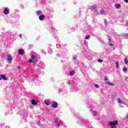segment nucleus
Instances as JSON below:
<instances>
[{
  "label": "nucleus",
  "mask_w": 128,
  "mask_h": 128,
  "mask_svg": "<svg viewBox=\"0 0 128 128\" xmlns=\"http://www.w3.org/2000/svg\"><path fill=\"white\" fill-rule=\"evenodd\" d=\"M110 128H116L118 124V120L110 122L108 123Z\"/></svg>",
  "instance_id": "f257e3e1"
},
{
  "label": "nucleus",
  "mask_w": 128,
  "mask_h": 128,
  "mask_svg": "<svg viewBox=\"0 0 128 128\" xmlns=\"http://www.w3.org/2000/svg\"><path fill=\"white\" fill-rule=\"evenodd\" d=\"M37 60L36 56L32 55L31 58L28 60V62L31 64V62H36Z\"/></svg>",
  "instance_id": "f03ea898"
},
{
  "label": "nucleus",
  "mask_w": 128,
  "mask_h": 128,
  "mask_svg": "<svg viewBox=\"0 0 128 128\" xmlns=\"http://www.w3.org/2000/svg\"><path fill=\"white\" fill-rule=\"evenodd\" d=\"M6 60L8 64H10L12 60V57L11 55L8 54L6 56Z\"/></svg>",
  "instance_id": "7ed1b4c3"
},
{
  "label": "nucleus",
  "mask_w": 128,
  "mask_h": 128,
  "mask_svg": "<svg viewBox=\"0 0 128 128\" xmlns=\"http://www.w3.org/2000/svg\"><path fill=\"white\" fill-rule=\"evenodd\" d=\"M54 124L55 126H64V124H62V120H55Z\"/></svg>",
  "instance_id": "20e7f679"
},
{
  "label": "nucleus",
  "mask_w": 128,
  "mask_h": 128,
  "mask_svg": "<svg viewBox=\"0 0 128 128\" xmlns=\"http://www.w3.org/2000/svg\"><path fill=\"white\" fill-rule=\"evenodd\" d=\"M91 10L94 12H98V8H96V6H91L90 8Z\"/></svg>",
  "instance_id": "39448f33"
},
{
  "label": "nucleus",
  "mask_w": 128,
  "mask_h": 128,
  "mask_svg": "<svg viewBox=\"0 0 128 128\" xmlns=\"http://www.w3.org/2000/svg\"><path fill=\"white\" fill-rule=\"evenodd\" d=\"M3 13L4 14H6V15L8 14H10V11L8 10V8H5L3 11Z\"/></svg>",
  "instance_id": "423d86ee"
},
{
  "label": "nucleus",
  "mask_w": 128,
  "mask_h": 128,
  "mask_svg": "<svg viewBox=\"0 0 128 128\" xmlns=\"http://www.w3.org/2000/svg\"><path fill=\"white\" fill-rule=\"evenodd\" d=\"M8 80V78L6 76V75L0 74V80Z\"/></svg>",
  "instance_id": "0eeeda50"
},
{
  "label": "nucleus",
  "mask_w": 128,
  "mask_h": 128,
  "mask_svg": "<svg viewBox=\"0 0 128 128\" xmlns=\"http://www.w3.org/2000/svg\"><path fill=\"white\" fill-rule=\"evenodd\" d=\"M18 54H20V56H24V50L22 49H19L18 50Z\"/></svg>",
  "instance_id": "6e6552de"
},
{
  "label": "nucleus",
  "mask_w": 128,
  "mask_h": 128,
  "mask_svg": "<svg viewBox=\"0 0 128 128\" xmlns=\"http://www.w3.org/2000/svg\"><path fill=\"white\" fill-rule=\"evenodd\" d=\"M76 58H78V56L76 55L74 56L73 60L75 64H78V60Z\"/></svg>",
  "instance_id": "1a4fd4ad"
},
{
  "label": "nucleus",
  "mask_w": 128,
  "mask_h": 128,
  "mask_svg": "<svg viewBox=\"0 0 128 128\" xmlns=\"http://www.w3.org/2000/svg\"><path fill=\"white\" fill-rule=\"evenodd\" d=\"M44 102L45 104H46V106H50V100L46 99L44 101Z\"/></svg>",
  "instance_id": "9d476101"
},
{
  "label": "nucleus",
  "mask_w": 128,
  "mask_h": 128,
  "mask_svg": "<svg viewBox=\"0 0 128 128\" xmlns=\"http://www.w3.org/2000/svg\"><path fill=\"white\" fill-rule=\"evenodd\" d=\"M52 108H58V102H54L52 105Z\"/></svg>",
  "instance_id": "9b49d317"
},
{
  "label": "nucleus",
  "mask_w": 128,
  "mask_h": 128,
  "mask_svg": "<svg viewBox=\"0 0 128 128\" xmlns=\"http://www.w3.org/2000/svg\"><path fill=\"white\" fill-rule=\"evenodd\" d=\"M104 10L101 9L100 10V12H97L98 16H100V14H104Z\"/></svg>",
  "instance_id": "f8f14e48"
},
{
  "label": "nucleus",
  "mask_w": 128,
  "mask_h": 128,
  "mask_svg": "<svg viewBox=\"0 0 128 128\" xmlns=\"http://www.w3.org/2000/svg\"><path fill=\"white\" fill-rule=\"evenodd\" d=\"M44 18H45L44 15L42 14V15H40L39 16L38 18L40 20H44Z\"/></svg>",
  "instance_id": "ddd939ff"
},
{
  "label": "nucleus",
  "mask_w": 128,
  "mask_h": 128,
  "mask_svg": "<svg viewBox=\"0 0 128 128\" xmlns=\"http://www.w3.org/2000/svg\"><path fill=\"white\" fill-rule=\"evenodd\" d=\"M32 104H33V106H36V104H38L36 101L34 99L32 100Z\"/></svg>",
  "instance_id": "4468645a"
},
{
  "label": "nucleus",
  "mask_w": 128,
  "mask_h": 128,
  "mask_svg": "<svg viewBox=\"0 0 128 128\" xmlns=\"http://www.w3.org/2000/svg\"><path fill=\"white\" fill-rule=\"evenodd\" d=\"M115 8L116 10H118L120 8V4H116Z\"/></svg>",
  "instance_id": "2eb2a0df"
},
{
  "label": "nucleus",
  "mask_w": 128,
  "mask_h": 128,
  "mask_svg": "<svg viewBox=\"0 0 128 128\" xmlns=\"http://www.w3.org/2000/svg\"><path fill=\"white\" fill-rule=\"evenodd\" d=\"M42 14V12L40 10H38V11L36 12V16H40V14Z\"/></svg>",
  "instance_id": "dca6fc26"
},
{
  "label": "nucleus",
  "mask_w": 128,
  "mask_h": 128,
  "mask_svg": "<svg viewBox=\"0 0 128 128\" xmlns=\"http://www.w3.org/2000/svg\"><path fill=\"white\" fill-rule=\"evenodd\" d=\"M94 116H97L98 114V112L94 111L93 110H91Z\"/></svg>",
  "instance_id": "f3484780"
},
{
  "label": "nucleus",
  "mask_w": 128,
  "mask_h": 128,
  "mask_svg": "<svg viewBox=\"0 0 128 128\" xmlns=\"http://www.w3.org/2000/svg\"><path fill=\"white\" fill-rule=\"evenodd\" d=\"M106 84H108L109 86H114V83H111V82H106Z\"/></svg>",
  "instance_id": "a211bd4d"
},
{
  "label": "nucleus",
  "mask_w": 128,
  "mask_h": 128,
  "mask_svg": "<svg viewBox=\"0 0 128 128\" xmlns=\"http://www.w3.org/2000/svg\"><path fill=\"white\" fill-rule=\"evenodd\" d=\"M76 72L74 71H70V76H74V74Z\"/></svg>",
  "instance_id": "6ab92c4d"
},
{
  "label": "nucleus",
  "mask_w": 128,
  "mask_h": 128,
  "mask_svg": "<svg viewBox=\"0 0 128 128\" xmlns=\"http://www.w3.org/2000/svg\"><path fill=\"white\" fill-rule=\"evenodd\" d=\"M118 102H119V104H124V102L122 101V100H120V99H118Z\"/></svg>",
  "instance_id": "aec40b11"
},
{
  "label": "nucleus",
  "mask_w": 128,
  "mask_h": 128,
  "mask_svg": "<svg viewBox=\"0 0 128 128\" xmlns=\"http://www.w3.org/2000/svg\"><path fill=\"white\" fill-rule=\"evenodd\" d=\"M124 63L126 64H128V58H125L124 59Z\"/></svg>",
  "instance_id": "412c9836"
},
{
  "label": "nucleus",
  "mask_w": 128,
  "mask_h": 128,
  "mask_svg": "<svg viewBox=\"0 0 128 128\" xmlns=\"http://www.w3.org/2000/svg\"><path fill=\"white\" fill-rule=\"evenodd\" d=\"M123 72H128V68H126V67H124L123 68Z\"/></svg>",
  "instance_id": "4be33fe9"
},
{
  "label": "nucleus",
  "mask_w": 128,
  "mask_h": 128,
  "mask_svg": "<svg viewBox=\"0 0 128 128\" xmlns=\"http://www.w3.org/2000/svg\"><path fill=\"white\" fill-rule=\"evenodd\" d=\"M108 14V11H106V10L104 11V13L103 14H104L105 16H106V14Z\"/></svg>",
  "instance_id": "5701e85b"
},
{
  "label": "nucleus",
  "mask_w": 128,
  "mask_h": 128,
  "mask_svg": "<svg viewBox=\"0 0 128 128\" xmlns=\"http://www.w3.org/2000/svg\"><path fill=\"white\" fill-rule=\"evenodd\" d=\"M90 38V36L88 35L86 37H85V40H89Z\"/></svg>",
  "instance_id": "b1692460"
},
{
  "label": "nucleus",
  "mask_w": 128,
  "mask_h": 128,
  "mask_svg": "<svg viewBox=\"0 0 128 128\" xmlns=\"http://www.w3.org/2000/svg\"><path fill=\"white\" fill-rule=\"evenodd\" d=\"M104 24L105 26H108V20H104Z\"/></svg>",
  "instance_id": "393cba45"
},
{
  "label": "nucleus",
  "mask_w": 128,
  "mask_h": 128,
  "mask_svg": "<svg viewBox=\"0 0 128 128\" xmlns=\"http://www.w3.org/2000/svg\"><path fill=\"white\" fill-rule=\"evenodd\" d=\"M84 46H88V42H84Z\"/></svg>",
  "instance_id": "a878e982"
},
{
  "label": "nucleus",
  "mask_w": 128,
  "mask_h": 128,
  "mask_svg": "<svg viewBox=\"0 0 128 128\" xmlns=\"http://www.w3.org/2000/svg\"><path fill=\"white\" fill-rule=\"evenodd\" d=\"M116 66L117 68H118V62H116Z\"/></svg>",
  "instance_id": "bb28decb"
},
{
  "label": "nucleus",
  "mask_w": 128,
  "mask_h": 128,
  "mask_svg": "<svg viewBox=\"0 0 128 128\" xmlns=\"http://www.w3.org/2000/svg\"><path fill=\"white\" fill-rule=\"evenodd\" d=\"M98 62H102V59L98 60Z\"/></svg>",
  "instance_id": "cd10ccee"
},
{
  "label": "nucleus",
  "mask_w": 128,
  "mask_h": 128,
  "mask_svg": "<svg viewBox=\"0 0 128 128\" xmlns=\"http://www.w3.org/2000/svg\"><path fill=\"white\" fill-rule=\"evenodd\" d=\"M94 86L96 87V88H98L99 86L98 84H95Z\"/></svg>",
  "instance_id": "c85d7f7f"
},
{
  "label": "nucleus",
  "mask_w": 128,
  "mask_h": 128,
  "mask_svg": "<svg viewBox=\"0 0 128 128\" xmlns=\"http://www.w3.org/2000/svg\"><path fill=\"white\" fill-rule=\"evenodd\" d=\"M18 36H19V38H22V34H20L18 35Z\"/></svg>",
  "instance_id": "c756f323"
},
{
  "label": "nucleus",
  "mask_w": 128,
  "mask_h": 128,
  "mask_svg": "<svg viewBox=\"0 0 128 128\" xmlns=\"http://www.w3.org/2000/svg\"><path fill=\"white\" fill-rule=\"evenodd\" d=\"M124 2H126V4H128V0H124Z\"/></svg>",
  "instance_id": "7c9ffc66"
},
{
  "label": "nucleus",
  "mask_w": 128,
  "mask_h": 128,
  "mask_svg": "<svg viewBox=\"0 0 128 128\" xmlns=\"http://www.w3.org/2000/svg\"><path fill=\"white\" fill-rule=\"evenodd\" d=\"M110 44V46H114V44Z\"/></svg>",
  "instance_id": "2f4dec72"
},
{
  "label": "nucleus",
  "mask_w": 128,
  "mask_h": 128,
  "mask_svg": "<svg viewBox=\"0 0 128 128\" xmlns=\"http://www.w3.org/2000/svg\"><path fill=\"white\" fill-rule=\"evenodd\" d=\"M107 80V79H106V78H104V80Z\"/></svg>",
  "instance_id": "473e14b6"
},
{
  "label": "nucleus",
  "mask_w": 128,
  "mask_h": 128,
  "mask_svg": "<svg viewBox=\"0 0 128 128\" xmlns=\"http://www.w3.org/2000/svg\"><path fill=\"white\" fill-rule=\"evenodd\" d=\"M64 128H68V126H64Z\"/></svg>",
  "instance_id": "72a5a7b5"
},
{
  "label": "nucleus",
  "mask_w": 128,
  "mask_h": 128,
  "mask_svg": "<svg viewBox=\"0 0 128 128\" xmlns=\"http://www.w3.org/2000/svg\"><path fill=\"white\" fill-rule=\"evenodd\" d=\"M68 84H70V82H69Z\"/></svg>",
  "instance_id": "f704fd0d"
},
{
  "label": "nucleus",
  "mask_w": 128,
  "mask_h": 128,
  "mask_svg": "<svg viewBox=\"0 0 128 128\" xmlns=\"http://www.w3.org/2000/svg\"><path fill=\"white\" fill-rule=\"evenodd\" d=\"M126 36H128V34H126Z\"/></svg>",
  "instance_id": "c9c22d12"
},
{
  "label": "nucleus",
  "mask_w": 128,
  "mask_h": 128,
  "mask_svg": "<svg viewBox=\"0 0 128 128\" xmlns=\"http://www.w3.org/2000/svg\"><path fill=\"white\" fill-rule=\"evenodd\" d=\"M109 40H110V39H109Z\"/></svg>",
  "instance_id": "e433bc0d"
},
{
  "label": "nucleus",
  "mask_w": 128,
  "mask_h": 128,
  "mask_svg": "<svg viewBox=\"0 0 128 128\" xmlns=\"http://www.w3.org/2000/svg\"><path fill=\"white\" fill-rule=\"evenodd\" d=\"M128 78H126V80H127Z\"/></svg>",
  "instance_id": "4c0bfd02"
}]
</instances>
